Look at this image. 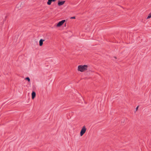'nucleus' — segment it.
<instances>
[{"label": "nucleus", "instance_id": "6", "mask_svg": "<svg viewBox=\"0 0 151 151\" xmlns=\"http://www.w3.org/2000/svg\"><path fill=\"white\" fill-rule=\"evenodd\" d=\"M45 40L42 39H41L39 41V45L40 46H42L43 44V42Z\"/></svg>", "mask_w": 151, "mask_h": 151}, {"label": "nucleus", "instance_id": "4", "mask_svg": "<svg viewBox=\"0 0 151 151\" xmlns=\"http://www.w3.org/2000/svg\"><path fill=\"white\" fill-rule=\"evenodd\" d=\"M65 1H60L59 0L58 1V4L59 6H60L63 5L65 3Z\"/></svg>", "mask_w": 151, "mask_h": 151}, {"label": "nucleus", "instance_id": "12", "mask_svg": "<svg viewBox=\"0 0 151 151\" xmlns=\"http://www.w3.org/2000/svg\"><path fill=\"white\" fill-rule=\"evenodd\" d=\"M138 107H139V106H137L136 107V111H137V109H138Z\"/></svg>", "mask_w": 151, "mask_h": 151}, {"label": "nucleus", "instance_id": "7", "mask_svg": "<svg viewBox=\"0 0 151 151\" xmlns=\"http://www.w3.org/2000/svg\"><path fill=\"white\" fill-rule=\"evenodd\" d=\"M56 0H48V1L47 2V4L48 5H50L52 3V2H54Z\"/></svg>", "mask_w": 151, "mask_h": 151}, {"label": "nucleus", "instance_id": "1", "mask_svg": "<svg viewBox=\"0 0 151 151\" xmlns=\"http://www.w3.org/2000/svg\"><path fill=\"white\" fill-rule=\"evenodd\" d=\"M88 66L86 65H79L78 67V70L83 72L87 70Z\"/></svg>", "mask_w": 151, "mask_h": 151}, {"label": "nucleus", "instance_id": "13", "mask_svg": "<svg viewBox=\"0 0 151 151\" xmlns=\"http://www.w3.org/2000/svg\"><path fill=\"white\" fill-rule=\"evenodd\" d=\"M35 88V86H33V88L34 89V88Z\"/></svg>", "mask_w": 151, "mask_h": 151}, {"label": "nucleus", "instance_id": "10", "mask_svg": "<svg viewBox=\"0 0 151 151\" xmlns=\"http://www.w3.org/2000/svg\"><path fill=\"white\" fill-rule=\"evenodd\" d=\"M25 79L28 81H30V79L29 77H27L25 78Z\"/></svg>", "mask_w": 151, "mask_h": 151}, {"label": "nucleus", "instance_id": "5", "mask_svg": "<svg viewBox=\"0 0 151 151\" xmlns=\"http://www.w3.org/2000/svg\"><path fill=\"white\" fill-rule=\"evenodd\" d=\"M36 96V93L35 92L33 91L32 93V99H34Z\"/></svg>", "mask_w": 151, "mask_h": 151}, {"label": "nucleus", "instance_id": "8", "mask_svg": "<svg viewBox=\"0 0 151 151\" xmlns=\"http://www.w3.org/2000/svg\"><path fill=\"white\" fill-rule=\"evenodd\" d=\"M22 5L21 3L17 5V7L18 8H19V7L21 6V5Z\"/></svg>", "mask_w": 151, "mask_h": 151}, {"label": "nucleus", "instance_id": "9", "mask_svg": "<svg viewBox=\"0 0 151 151\" xmlns=\"http://www.w3.org/2000/svg\"><path fill=\"white\" fill-rule=\"evenodd\" d=\"M151 18V13H150L148 16L147 17V19H148Z\"/></svg>", "mask_w": 151, "mask_h": 151}, {"label": "nucleus", "instance_id": "3", "mask_svg": "<svg viewBox=\"0 0 151 151\" xmlns=\"http://www.w3.org/2000/svg\"><path fill=\"white\" fill-rule=\"evenodd\" d=\"M65 20H63L59 22L57 25V27H60L65 22Z\"/></svg>", "mask_w": 151, "mask_h": 151}, {"label": "nucleus", "instance_id": "2", "mask_svg": "<svg viewBox=\"0 0 151 151\" xmlns=\"http://www.w3.org/2000/svg\"><path fill=\"white\" fill-rule=\"evenodd\" d=\"M86 130V129L85 126H84L82 127L80 132V135L81 136H82L85 133Z\"/></svg>", "mask_w": 151, "mask_h": 151}, {"label": "nucleus", "instance_id": "11", "mask_svg": "<svg viewBox=\"0 0 151 151\" xmlns=\"http://www.w3.org/2000/svg\"><path fill=\"white\" fill-rule=\"evenodd\" d=\"M76 18V17H71L70 19H75Z\"/></svg>", "mask_w": 151, "mask_h": 151}]
</instances>
